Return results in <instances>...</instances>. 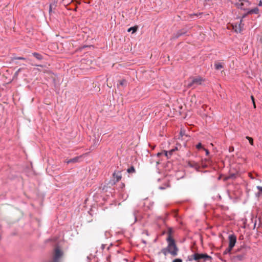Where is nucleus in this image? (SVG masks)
<instances>
[{
    "label": "nucleus",
    "instance_id": "obj_1",
    "mask_svg": "<svg viewBox=\"0 0 262 262\" xmlns=\"http://www.w3.org/2000/svg\"><path fill=\"white\" fill-rule=\"evenodd\" d=\"M173 233V229L171 227H168L167 231V237L166 239L167 246L166 247L162 248L161 251L158 253L159 254L162 253L165 256H166L168 253H169L172 256H176L178 255L179 248L177 246L174 238L172 237Z\"/></svg>",
    "mask_w": 262,
    "mask_h": 262
},
{
    "label": "nucleus",
    "instance_id": "obj_2",
    "mask_svg": "<svg viewBox=\"0 0 262 262\" xmlns=\"http://www.w3.org/2000/svg\"><path fill=\"white\" fill-rule=\"evenodd\" d=\"M250 249V247L245 244L241 245L235 251V254L231 256L232 261L239 262L244 260L246 258L247 252Z\"/></svg>",
    "mask_w": 262,
    "mask_h": 262
},
{
    "label": "nucleus",
    "instance_id": "obj_3",
    "mask_svg": "<svg viewBox=\"0 0 262 262\" xmlns=\"http://www.w3.org/2000/svg\"><path fill=\"white\" fill-rule=\"evenodd\" d=\"M189 261L195 260L196 262H206L207 260H211L212 257L207 253H194L188 256Z\"/></svg>",
    "mask_w": 262,
    "mask_h": 262
},
{
    "label": "nucleus",
    "instance_id": "obj_4",
    "mask_svg": "<svg viewBox=\"0 0 262 262\" xmlns=\"http://www.w3.org/2000/svg\"><path fill=\"white\" fill-rule=\"evenodd\" d=\"M63 256V251L59 247H56L54 250L51 258L45 262H61Z\"/></svg>",
    "mask_w": 262,
    "mask_h": 262
},
{
    "label": "nucleus",
    "instance_id": "obj_5",
    "mask_svg": "<svg viewBox=\"0 0 262 262\" xmlns=\"http://www.w3.org/2000/svg\"><path fill=\"white\" fill-rule=\"evenodd\" d=\"M229 246L224 251L223 254H231V251L236 243V236L234 234H230L228 236Z\"/></svg>",
    "mask_w": 262,
    "mask_h": 262
},
{
    "label": "nucleus",
    "instance_id": "obj_6",
    "mask_svg": "<svg viewBox=\"0 0 262 262\" xmlns=\"http://www.w3.org/2000/svg\"><path fill=\"white\" fill-rule=\"evenodd\" d=\"M204 79L200 76L190 78L188 81L187 88L194 89L198 85H201Z\"/></svg>",
    "mask_w": 262,
    "mask_h": 262
},
{
    "label": "nucleus",
    "instance_id": "obj_7",
    "mask_svg": "<svg viewBox=\"0 0 262 262\" xmlns=\"http://www.w3.org/2000/svg\"><path fill=\"white\" fill-rule=\"evenodd\" d=\"M113 180L111 181L110 183L112 185L115 184L117 182L121 180L122 178L121 171L119 170H115L113 173Z\"/></svg>",
    "mask_w": 262,
    "mask_h": 262
},
{
    "label": "nucleus",
    "instance_id": "obj_8",
    "mask_svg": "<svg viewBox=\"0 0 262 262\" xmlns=\"http://www.w3.org/2000/svg\"><path fill=\"white\" fill-rule=\"evenodd\" d=\"M187 32L185 29L179 30L177 33H174L172 35V38L174 39L178 38L181 36L186 34Z\"/></svg>",
    "mask_w": 262,
    "mask_h": 262
},
{
    "label": "nucleus",
    "instance_id": "obj_9",
    "mask_svg": "<svg viewBox=\"0 0 262 262\" xmlns=\"http://www.w3.org/2000/svg\"><path fill=\"white\" fill-rule=\"evenodd\" d=\"M258 12L259 9L257 7H255L253 9L248 10L247 13L243 15V17H245L247 16V15L248 14H258Z\"/></svg>",
    "mask_w": 262,
    "mask_h": 262
},
{
    "label": "nucleus",
    "instance_id": "obj_10",
    "mask_svg": "<svg viewBox=\"0 0 262 262\" xmlns=\"http://www.w3.org/2000/svg\"><path fill=\"white\" fill-rule=\"evenodd\" d=\"M177 150H178L177 147H175L174 148H173V149L169 150L168 151H166V150H163V152H164L165 156L167 158H169L171 157V156L172 155L173 152Z\"/></svg>",
    "mask_w": 262,
    "mask_h": 262
},
{
    "label": "nucleus",
    "instance_id": "obj_11",
    "mask_svg": "<svg viewBox=\"0 0 262 262\" xmlns=\"http://www.w3.org/2000/svg\"><path fill=\"white\" fill-rule=\"evenodd\" d=\"M80 158H81V157H79V156L75 157H74L73 158L67 160L66 161V163L67 164L77 163V162H79V159Z\"/></svg>",
    "mask_w": 262,
    "mask_h": 262
},
{
    "label": "nucleus",
    "instance_id": "obj_12",
    "mask_svg": "<svg viewBox=\"0 0 262 262\" xmlns=\"http://www.w3.org/2000/svg\"><path fill=\"white\" fill-rule=\"evenodd\" d=\"M188 165L189 167L194 168L197 170H198L200 168V165L194 161H189L188 163Z\"/></svg>",
    "mask_w": 262,
    "mask_h": 262
},
{
    "label": "nucleus",
    "instance_id": "obj_13",
    "mask_svg": "<svg viewBox=\"0 0 262 262\" xmlns=\"http://www.w3.org/2000/svg\"><path fill=\"white\" fill-rule=\"evenodd\" d=\"M214 68L216 70H220L224 69L223 63L215 61L214 64Z\"/></svg>",
    "mask_w": 262,
    "mask_h": 262
},
{
    "label": "nucleus",
    "instance_id": "obj_14",
    "mask_svg": "<svg viewBox=\"0 0 262 262\" xmlns=\"http://www.w3.org/2000/svg\"><path fill=\"white\" fill-rule=\"evenodd\" d=\"M210 161L208 159H205L204 160L202 161L201 166L203 168H206L208 166V165L210 164Z\"/></svg>",
    "mask_w": 262,
    "mask_h": 262
},
{
    "label": "nucleus",
    "instance_id": "obj_15",
    "mask_svg": "<svg viewBox=\"0 0 262 262\" xmlns=\"http://www.w3.org/2000/svg\"><path fill=\"white\" fill-rule=\"evenodd\" d=\"M56 2H54L53 3L51 4L49 6V13L50 15H51L53 11V9H55L57 6Z\"/></svg>",
    "mask_w": 262,
    "mask_h": 262
},
{
    "label": "nucleus",
    "instance_id": "obj_16",
    "mask_svg": "<svg viewBox=\"0 0 262 262\" xmlns=\"http://www.w3.org/2000/svg\"><path fill=\"white\" fill-rule=\"evenodd\" d=\"M32 55L36 59L38 60H41L43 59V56L38 53L34 52L32 54Z\"/></svg>",
    "mask_w": 262,
    "mask_h": 262
},
{
    "label": "nucleus",
    "instance_id": "obj_17",
    "mask_svg": "<svg viewBox=\"0 0 262 262\" xmlns=\"http://www.w3.org/2000/svg\"><path fill=\"white\" fill-rule=\"evenodd\" d=\"M127 80L123 79L120 80L119 85H121L122 86H126L127 85Z\"/></svg>",
    "mask_w": 262,
    "mask_h": 262
},
{
    "label": "nucleus",
    "instance_id": "obj_18",
    "mask_svg": "<svg viewBox=\"0 0 262 262\" xmlns=\"http://www.w3.org/2000/svg\"><path fill=\"white\" fill-rule=\"evenodd\" d=\"M127 172L129 173H133L136 172V170L133 166H132L130 168L127 169Z\"/></svg>",
    "mask_w": 262,
    "mask_h": 262
},
{
    "label": "nucleus",
    "instance_id": "obj_19",
    "mask_svg": "<svg viewBox=\"0 0 262 262\" xmlns=\"http://www.w3.org/2000/svg\"><path fill=\"white\" fill-rule=\"evenodd\" d=\"M137 29H138V27L137 26H134V27H132L129 28L128 29L127 31L128 32H130L132 31V33H135V32H136L137 31Z\"/></svg>",
    "mask_w": 262,
    "mask_h": 262
},
{
    "label": "nucleus",
    "instance_id": "obj_20",
    "mask_svg": "<svg viewBox=\"0 0 262 262\" xmlns=\"http://www.w3.org/2000/svg\"><path fill=\"white\" fill-rule=\"evenodd\" d=\"M236 177V174L230 173L228 176L226 178V180L235 179Z\"/></svg>",
    "mask_w": 262,
    "mask_h": 262
},
{
    "label": "nucleus",
    "instance_id": "obj_21",
    "mask_svg": "<svg viewBox=\"0 0 262 262\" xmlns=\"http://www.w3.org/2000/svg\"><path fill=\"white\" fill-rule=\"evenodd\" d=\"M246 138L249 140V143L251 145H253L254 143H253V139L252 137H249V136H246Z\"/></svg>",
    "mask_w": 262,
    "mask_h": 262
},
{
    "label": "nucleus",
    "instance_id": "obj_22",
    "mask_svg": "<svg viewBox=\"0 0 262 262\" xmlns=\"http://www.w3.org/2000/svg\"><path fill=\"white\" fill-rule=\"evenodd\" d=\"M13 60H26V58H24L23 57H14L13 58Z\"/></svg>",
    "mask_w": 262,
    "mask_h": 262
},
{
    "label": "nucleus",
    "instance_id": "obj_23",
    "mask_svg": "<svg viewBox=\"0 0 262 262\" xmlns=\"http://www.w3.org/2000/svg\"><path fill=\"white\" fill-rule=\"evenodd\" d=\"M196 148L198 149H203V148H204L203 147V145H202V144L201 143H199L196 145Z\"/></svg>",
    "mask_w": 262,
    "mask_h": 262
},
{
    "label": "nucleus",
    "instance_id": "obj_24",
    "mask_svg": "<svg viewBox=\"0 0 262 262\" xmlns=\"http://www.w3.org/2000/svg\"><path fill=\"white\" fill-rule=\"evenodd\" d=\"M251 99L252 100V101L254 107L255 108L256 107V105H255V99H254V96L251 95Z\"/></svg>",
    "mask_w": 262,
    "mask_h": 262
},
{
    "label": "nucleus",
    "instance_id": "obj_25",
    "mask_svg": "<svg viewBox=\"0 0 262 262\" xmlns=\"http://www.w3.org/2000/svg\"><path fill=\"white\" fill-rule=\"evenodd\" d=\"M21 70V68H19L18 69L15 73L14 74V77H17L18 75V74L20 72V71Z\"/></svg>",
    "mask_w": 262,
    "mask_h": 262
},
{
    "label": "nucleus",
    "instance_id": "obj_26",
    "mask_svg": "<svg viewBox=\"0 0 262 262\" xmlns=\"http://www.w3.org/2000/svg\"><path fill=\"white\" fill-rule=\"evenodd\" d=\"M180 136L181 137H183L184 136H186L187 137V135L185 134V131L181 130L180 132Z\"/></svg>",
    "mask_w": 262,
    "mask_h": 262
},
{
    "label": "nucleus",
    "instance_id": "obj_27",
    "mask_svg": "<svg viewBox=\"0 0 262 262\" xmlns=\"http://www.w3.org/2000/svg\"><path fill=\"white\" fill-rule=\"evenodd\" d=\"M172 262H183V260L181 258H176L173 260Z\"/></svg>",
    "mask_w": 262,
    "mask_h": 262
},
{
    "label": "nucleus",
    "instance_id": "obj_28",
    "mask_svg": "<svg viewBox=\"0 0 262 262\" xmlns=\"http://www.w3.org/2000/svg\"><path fill=\"white\" fill-rule=\"evenodd\" d=\"M138 212V211H135L134 212V213H133V215H134V217H135V221H137V216H137V213Z\"/></svg>",
    "mask_w": 262,
    "mask_h": 262
},
{
    "label": "nucleus",
    "instance_id": "obj_29",
    "mask_svg": "<svg viewBox=\"0 0 262 262\" xmlns=\"http://www.w3.org/2000/svg\"><path fill=\"white\" fill-rule=\"evenodd\" d=\"M203 150L205 151L206 152V156H208L209 154V150L207 149H206V148H203Z\"/></svg>",
    "mask_w": 262,
    "mask_h": 262
},
{
    "label": "nucleus",
    "instance_id": "obj_30",
    "mask_svg": "<svg viewBox=\"0 0 262 262\" xmlns=\"http://www.w3.org/2000/svg\"><path fill=\"white\" fill-rule=\"evenodd\" d=\"M257 189L262 193V187L258 186H257Z\"/></svg>",
    "mask_w": 262,
    "mask_h": 262
},
{
    "label": "nucleus",
    "instance_id": "obj_31",
    "mask_svg": "<svg viewBox=\"0 0 262 262\" xmlns=\"http://www.w3.org/2000/svg\"><path fill=\"white\" fill-rule=\"evenodd\" d=\"M243 6H244V4L243 3L241 2L239 4V7L241 9H244V7H243Z\"/></svg>",
    "mask_w": 262,
    "mask_h": 262
},
{
    "label": "nucleus",
    "instance_id": "obj_32",
    "mask_svg": "<svg viewBox=\"0 0 262 262\" xmlns=\"http://www.w3.org/2000/svg\"><path fill=\"white\" fill-rule=\"evenodd\" d=\"M241 22H242V20H241V23H240V24H241ZM238 32H241V31H242V29H241V24H239V28H238ZM235 31H236V32H238V31L237 30V29H236V30H235Z\"/></svg>",
    "mask_w": 262,
    "mask_h": 262
},
{
    "label": "nucleus",
    "instance_id": "obj_33",
    "mask_svg": "<svg viewBox=\"0 0 262 262\" xmlns=\"http://www.w3.org/2000/svg\"><path fill=\"white\" fill-rule=\"evenodd\" d=\"M105 246H106V245H105V244H102V245H101V249H102V250H104V249H105Z\"/></svg>",
    "mask_w": 262,
    "mask_h": 262
},
{
    "label": "nucleus",
    "instance_id": "obj_34",
    "mask_svg": "<svg viewBox=\"0 0 262 262\" xmlns=\"http://www.w3.org/2000/svg\"><path fill=\"white\" fill-rule=\"evenodd\" d=\"M249 177L251 179H254V177L252 176V174L251 173H249Z\"/></svg>",
    "mask_w": 262,
    "mask_h": 262
},
{
    "label": "nucleus",
    "instance_id": "obj_35",
    "mask_svg": "<svg viewBox=\"0 0 262 262\" xmlns=\"http://www.w3.org/2000/svg\"><path fill=\"white\" fill-rule=\"evenodd\" d=\"M234 150V148L233 147H230L229 148V151L230 152H231V151H233Z\"/></svg>",
    "mask_w": 262,
    "mask_h": 262
},
{
    "label": "nucleus",
    "instance_id": "obj_36",
    "mask_svg": "<svg viewBox=\"0 0 262 262\" xmlns=\"http://www.w3.org/2000/svg\"><path fill=\"white\" fill-rule=\"evenodd\" d=\"M163 153H164V152H163H163H158V153L157 154V156H158V157L160 156L161 155H162L163 154Z\"/></svg>",
    "mask_w": 262,
    "mask_h": 262
},
{
    "label": "nucleus",
    "instance_id": "obj_37",
    "mask_svg": "<svg viewBox=\"0 0 262 262\" xmlns=\"http://www.w3.org/2000/svg\"><path fill=\"white\" fill-rule=\"evenodd\" d=\"M159 189H161V190H163V189H165V188H164V187H163L160 186V187H159Z\"/></svg>",
    "mask_w": 262,
    "mask_h": 262
},
{
    "label": "nucleus",
    "instance_id": "obj_38",
    "mask_svg": "<svg viewBox=\"0 0 262 262\" xmlns=\"http://www.w3.org/2000/svg\"><path fill=\"white\" fill-rule=\"evenodd\" d=\"M261 5H262V2H260L259 4H258V6H261Z\"/></svg>",
    "mask_w": 262,
    "mask_h": 262
},
{
    "label": "nucleus",
    "instance_id": "obj_39",
    "mask_svg": "<svg viewBox=\"0 0 262 262\" xmlns=\"http://www.w3.org/2000/svg\"><path fill=\"white\" fill-rule=\"evenodd\" d=\"M177 214H178L177 212L176 211L175 213H174V216L175 217L177 215Z\"/></svg>",
    "mask_w": 262,
    "mask_h": 262
},
{
    "label": "nucleus",
    "instance_id": "obj_40",
    "mask_svg": "<svg viewBox=\"0 0 262 262\" xmlns=\"http://www.w3.org/2000/svg\"><path fill=\"white\" fill-rule=\"evenodd\" d=\"M255 226H256V223H255L254 225V228L255 227Z\"/></svg>",
    "mask_w": 262,
    "mask_h": 262
},
{
    "label": "nucleus",
    "instance_id": "obj_41",
    "mask_svg": "<svg viewBox=\"0 0 262 262\" xmlns=\"http://www.w3.org/2000/svg\"><path fill=\"white\" fill-rule=\"evenodd\" d=\"M260 40H261V42H262V38H261Z\"/></svg>",
    "mask_w": 262,
    "mask_h": 262
}]
</instances>
